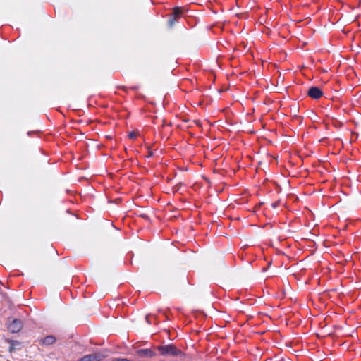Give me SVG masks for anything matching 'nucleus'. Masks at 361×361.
<instances>
[{"instance_id":"12","label":"nucleus","mask_w":361,"mask_h":361,"mask_svg":"<svg viewBox=\"0 0 361 361\" xmlns=\"http://www.w3.org/2000/svg\"><path fill=\"white\" fill-rule=\"evenodd\" d=\"M153 156V152L152 151H149V153H148V155L147 156V157H151Z\"/></svg>"},{"instance_id":"5","label":"nucleus","mask_w":361,"mask_h":361,"mask_svg":"<svg viewBox=\"0 0 361 361\" xmlns=\"http://www.w3.org/2000/svg\"><path fill=\"white\" fill-rule=\"evenodd\" d=\"M103 357L99 354H92L84 356L78 361H101Z\"/></svg>"},{"instance_id":"11","label":"nucleus","mask_w":361,"mask_h":361,"mask_svg":"<svg viewBox=\"0 0 361 361\" xmlns=\"http://www.w3.org/2000/svg\"><path fill=\"white\" fill-rule=\"evenodd\" d=\"M138 88H139V87L137 85L130 87V89L133 90H138Z\"/></svg>"},{"instance_id":"6","label":"nucleus","mask_w":361,"mask_h":361,"mask_svg":"<svg viewBox=\"0 0 361 361\" xmlns=\"http://www.w3.org/2000/svg\"><path fill=\"white\" fill-rule=\"evenodd\" d=\"M55 341V338L53 336H47L44 339V343L47 345H51L54 343Z\"/></svg>"},{"instance_id":"4","label":"nucleus","mask_w":361,"mask_h":361,"mask_svg":"<svg viewBox=\"0 0 361 361\" xmlns=\"http://www.w3.org/2000/svg\"><path fill=\"white\" fill-rule=\"evenodd\" d=\"M22 324L20 321L14 319L8 326V330L12 333H17L20 331Z\"/></svg>"},{"instance_id":"15","label":"nucleus","mask_w":361,"mask_h":361,"mask_svg":"<svg viewBox=\"0 0 361 361\" xmlns=\"http://www.w3.org/2000/svg\"><path fill=\"white\" fill-rule=\"evenodd\" d=\"M14 349L13 344L11 345L9 351L11 353L13 350Z\"/></svg>"},{"instance_id":"3","label":"nucleus","mask_w":361,"mask_h":361,"mask_svg":"<svg viewBox=\"0 0 361 361\" xmlns=\"http://www.w3.org/2000/svg\"><path fill=\"white\" fill-rule=\"evenodd\" d=\"M159 350L163 355H176L181 354V352L177 350L173 345L161 346Z\"/></svg>"},{"instance_id":"1","label":"nucleus","mask_w":361,"mask_h":361,"mask_svg":"<svg viewBox=\"0 0 361 361\" xmlns=\"http://www.w3.org/2000/svg\"><path fill=\"white\" fill-rule=\"evenodd\" d=\"M183 8L179 6H176L173 8L171 13L169 14L168 26L169 28H172L174 25L178 22V20L183 16Z\"/></svg>"},{"instance_id":"10","label":"nucleus","mask_w":361,"mask_h":361,"mask_svg":"<svg viewBox=\"0 0 361 361\" xmlns=\"http://www.w3.org/2000/svg\"><path fill=\"white\" fill-rule=\"evenodd\" d=\"M140 216L142 217V219H148V216L147 214H142Z\"/></svg>"},{"instance_id":"13","label":"nucleus","mask_w":361,"mask_h":361,"mask_svg":"<svg viewBox=\"0 0 361 361\" xmlns=\"http://www.w3.org/2000/svg\"><path fill=\"white\" fill-rule=\"evenodd\" d=\"M114 361H129V360H127V359H117V360H115Z\"/></svg>"},{"instance_id":"14","label":"nucleus","mask_w":361,"mask_h":361,"mask_svg":"<svg viewBox=\"0 0 361 361\" xmlns=\"http://www.w3.org/2000/svg\"><path fill=\"white\" fill-rule=\"evenodd\" d=\"M119 88L124 90L125 91H126V90H127V87L125 86H121V87H119Z\"/></svg>"},{"instance_id":"2","label":"nucleus","mask_w":361,"mask_h":361,"mask_svg":"<svg viewBox=\"0 0 361 361\" xmlns=\"http://www.w3.org/2000/svg\"><path fill=\"white\" fill-rule=\"evenodd\" d=\"M307 94L313 99H319L323 96L324 93L320 87L317 86H312L308 89Z\"/></svg>"},{"instance_id":"7","label":"nucleus","mask_w":361,"mask_h":361,"mask_svg":"<svg viewBox=\"0 0 361 361\" xmlns=\"http://www.w3.org/2000/svg\"><path fill=\"white\" fill-rule=\"evenodd\" d=\"M128 136L130 139H135L137 137V134L134 131H131L128 133Z\"/></svg>"},{"instance_id":"9","label":"nucleus","mask_w":361,"mask_h":361,"mask_svg":"<svg viewBox=\"0 0 361 361\" xmlns=\"http://www.w3.org/2000/svg\"><path fill=\"white\" fill-rule=\"evenodd\" d=\"M39 131H28L27 135L30 136L32 134L37 133Z\"/></svg>"},{"instance_id":"8","label":"nucleus","mask_w":361,"mask_h":361,"mask_svg":"<svg viewBox=\"0 0 361 361\" xmlns=\"http://www.w3.org/2000/svg\"><path fill=\"white\" fill-rule=\"evenodd\" d=\"M279 203H280L279 201H276V202L271 203V207L275 209L279 207Z\"/></svg>"}]
</instances>
